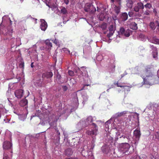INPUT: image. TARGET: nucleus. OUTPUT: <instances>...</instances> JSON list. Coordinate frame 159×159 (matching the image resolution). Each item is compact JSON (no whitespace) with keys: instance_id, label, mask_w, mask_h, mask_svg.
<instances>
[{"instance_id":"obj_1","label":"nucleus","mask_w":159,"mask_h":159,"mask_svg":"<svg viewBox=\"0 0 159 159\" xmlns=\"http://www.w3.org/2000/svg\"><path fill=\"white\" fill-rule=\"evenodd\" d=\"M140 67H136L133 70L134 73L135 74H141V76L143 79V84L152 85L157 83L154 79L155 76L154 67L152 65H149L147 66L144 71H141Z\"/></svg>"},{"instance_id":"obj_2","label":"nucleus","mask_w":159,"mask_h":159,"mask_svg":"<svg viewBox=\"0 0 159 159\" xmlns=\"http://www.w3.org/2000/svg\"><path fill=\"white\" fill-rule=\"evenodd\" d=\"M111 9L114 10L117 14L120 12L121 0H111Z\"/></svg>"},{"instance_id":"obj_3","label":"nucleus","mask_w":159,"mask_h":159,"mask_svg":"<svg viewBox=\"0 0 159 159\" xmlns=\"http://www.w3.org/2000/svg\"><path fill=\"white\" fill-rule=\"evenodd\" d=\"M130 148V145L128 143H123L120 144L118 148L120 156H123L125 153L129 151Z\"/></svg>"},{"instance_id":"obj_4","label":"nucleus","mask_w":159,"mask_h":159,"mask_svg":"<svg viewBox=\"0 0 159 159\" xmlns=\"http://www.w3.org/2000/svg\"><path fill=\"white\" fill-rule=\"evenodd\" d=\"M141 136L140 131L139 129H137L134 130L133 133V140L132 146L135 148L137 145Z\"/></svg>"},{"instance_id":"obj_5","label":"nucleus","mask_w":159,"mask_h":159,"mask_svg":"<svg viewBox=\"0 0 159 159\" xmlns=\"http://www.w3.org/2000/svg\"><path fill=\"white\" fill-rule=\"evenodd\" d=\"M118 33L119 35H121L125 37H129L130 35V30H125L123 27L120 28Z\"/></svg>"},{"instance_id":"obj_6","label":"nucleus","mask_w":159,"mask_h":159,"mask_svg":"<svg viewBox=\"0 0 159 159\" xmlns=\"http://www.w3.org/2000/svg\"><path fill=\"white\" fill-rule=\"evenodd\" d=\"M92 125L94 127V129L91 130H87L86 133L89 135H96L97 134L98 128L95 123H93Z\"/></svg>"},{"instance_id":"obj_7","label":"nucleus","mask_w":159,"mask_h":159,"mask_svg":"<svg viewBox=\"0 0 159 159\" xmlns=\"http://www.w3.org/2000/svg\"><path fill=\"white\" fill-rule=\"evenodd\" d=\"M111 145H105L103 146L102 148V151L103 152L106 154H107L111 152H111L112 150L111 149Z\"/></svg>"},{"instance_id":"obj_8","label":"nucleus","mask_w":159,"mask_h":159,"mask_svg":"<svg viewBox=\"0 0 159 159\" xmlns=\"http://www.w3.org/2000/svg\"><path fill=\"white\" fill-rule=\"evenodd\" d=\"M10 18L7 16H4L2 17V24L4 25L7 24L8 25H11L12 24Z\"/></svg>"},{"instance_id":"obj_9","label":"nucleus","mask_w":159,"mask_h":159,"mask_svg":"<svg viewBox=\"0 0 159 159\" xmlns=\"http://www.w3.org/2000/svg\"><path fill=\"white\" fill-rule=\"evenodd\" d=\"M88 125V123L86 122V120L82 119L78 124L77 126L79 128L80 130Z\"/></svg>"},{"instance_id":"obj_10","label":"nucleus","mask_w":159,"mask_h":159,"mask_svg":"<svg viewBox=\"0 0 159 159\" xmlns=\"http://www.w3.org/2000/svg\"><path fill=\"white\" fill-rule=\"evenodd\" d=\"M116 30V26L115 24L111 25L109 27V32L107 34V36L109 38L112 36L114 32V31Z\"/></svg>"},{"instance_id":"obj_11","label":"nucleus","mask_w":159,"mask_h":159,"mask_svg":"<svg viewBox=\"0 0 159 159\" xmlns=\"http://www.w3.org/2000/svg\"><path fill=\"white\" fill-rule=\"evenodd\" d=\"M12 147V144L8 141H4L3 144V148L4 150L11 149Z\"/></svg>"},{"instance_id":"obj_12","label":"nucleus","mask_w":159,"mask_h":159,"mask_svg":"<svg viewBox=\"0 0 159 159\" xmlns=\"http://www.w3.org/2000/svg\"><path fill=\"white\" fill-rule=\"evenodd\" d=\"M144 8V6L142 3L139 2L137 3V5L135 6L134 8V10L136 12H138L140 10H143Z\"/></svg>"},{"instance_id":"obj_13","label":"nucleus","mask_w":159,"mask_h":159,"mask_svg":"<svg viewBox=\"0 0 159 159\" xmlns=\"http://www.w3.org/2000/svg\"><path fill=\"white\" fill-rule=\"evenodd\" d=\"M127 111H124L120 112H117L112 117L113 119L115 118L114 121H115L116 120H118V119L117 118V117L123 116L126 114H127Z\"/></svg>"},{"instance_id":"obj_14","label":"nucleus","mask_w":159,"mask_h":159,"mask_svg":"<svg viewBox=\"0 0 159 159\" xmlns=\"http://www.w3.org/2000/svg\"><path fill=\"white\" fill-rule=\"evenodd\" d=\"M40 22V27L41 29L42 30L45 31L48 27L47 23L43 19H41Z\"/></svg>"},{"instance_id":"obj_15","label":"nucleus","mask_w":159,"mask_h":159,"mask_svg":"<svg viewBox=\"0 0 159 159\" xmlns=\"http://www.w3.org/2000/svg\"><path fill=\"white\" fill-rule=\"evenodd\" d=\"M23 90L22 89H19L16 91L15 94L16 97L18 98H20L23 96Z\"/></svg>"},{"instance_id":"obj_16","label":"nucleus","mask_w":159,"mask_h":159,"mask_svg":"<svg viewBox=\"0 0 159 159\" xmlns=\"http://www.w3.org/2000/svg\"><path fill=\"white\" fill-rule=\"evenodd\" d=\"M12 30L11 29L5 28L3 29L2 33L3 34L5 35H11L12 33Z\"/></svg>"},{"instance_id":"obj_17","label":"nucleus","mask_w":159,"mask_h":159,"mask_svg":"<svg viewBox=\"0 0 159 159\" xmlns=\"http://www.w3.org/2000/svg\"><path fill=\"white\" fill-rule=\"evenodd\" d=\"M74 110H75L78 107L79 103L78 102V99L77 97L76 94H74Z\"/></svg>"},{"instance_id":"obj_18","label":"nucleus","mask_w":159,"mask_h":159,"mask_svg":"<svg viewBox=\"0 0 159 159\" xmlns=\"http://www.w3.org/2000/svg\"><path fill=\"white\" fill-rule=\"evenodd\" d=\"M11 41L13 42V43L11 44V48L14 47L15 45L17 46H19L21 44V43L17 44L18 42L20 41V38H17L16 39H15V38H14L11 39Z\"/></svg>"},{"instance_id":"obj_19","label":"nucleus","mask_w":159,"mask_h":159,"mask_svg":"<svg viewBox=\"0 0 159 159\" xmlns=\"http://www.w3.org/2000/svg\"><path fill=\"white\" fill-rule=\"evenodd\" d=\"M53 74L51 72H47L44 73L42 75L43 78H48L52 77Z\"/></svg>"},{"instance_id":"obj_20","label":"nucleus","mask_w":159,"mask_h":159,"mask_svg":"<svg viewBox=\"0 0 159 159\" xmlns=\"http://www.w3.org/2000/svg\"><path fill=\"white\" fill-rule=\"evenodd\" d=\"M123 137L124 139H126L127 141L129 142L130 140L131 134L130 132H127L124 135H123L122 137Z\"/></svg>"},{"instance_id":"obj_21","label":"nucleus","mask_w":159,"mask_h":159,"mask_svg":"<svg viewBox=\"0 0 159 159\" xmlns=\"http://www.w3.org/2000/svg\"><path fill=\"white\" fill-rule=\"evenodd\" d=\"M96 118L95 117H93L91 116H89L86 120V122L88 123V124L89 125L90 123L92 122Z\"/></svg>"},{"instance_id":"obj_22","label":"nucleus","mask_w":159,"mask_h":159,"mask_svg":"<svg viewBox=\"0 0 159 159\" xmlns=\"http://www.w3.org/2000/svg\"><path fill=\"white\" fill-rule=\"evenodd\" d=\"M134 0H127L126 5L129 8L132 7Z\"/></svg>"},{"instance_id":"obj_23","label":"nucleus","mask_w":159,"mask_h":159,"mask_svg":"<svg viewBox=\"0 0 159 159\" xmlns=\"http://www.w3.org/2000/svg\"><path fill=\"white\" fill-rule=\"evenodd\" d=\"M149 26L150 28L152 30H154L157 27L155 21H151L150 22L149 24Z\"/></svg>"},{"instance_id":"obj_24","label":"nucleus","mask_w":159,"mask_h":159,"mask_svg":"<svg viewBox=\"0 0 159 159\" xmlns=\"http://www.w3.org/2000/svg\"><path fill=\"white\" fill-rule=\"evenodd\" d=\"M130 28L133 30H136L137 29V24L134 22H132L130 25Z\"/></svg>"},{"instance_id":"obj_25","label":"nucleus","mask_w":159,"mask_h":159,"mask_svg":"<svg viewBox=\"0 0 159 159\" xmlns=\"http://www.w3.org/2000/svg\"><path fill=\"white\" fill-rule=\"evenodd\" d=\"M82 98H83V101L82 103L84 105L85 102L88 100V96L86 93L82 95Z\"/></svg>"},{"instance_id":"obj_26","label":"nucleus","mask_w":159,"mask_h":159,"mask_svg":"<svg viewBox=\"0 0 159 159\" xmlns=\"http://www.w3.org/2000/svg\"><path fill=\"white\" fill-rule=\"evenodd\" d=\"M128 17L127 14L125 12L122 13L121 18L123 21H125L127 20Z\"/></svg>"},{"instance_id":"obj_27","label":"nucleus","mask_w":159,"mask_h":159,"mask_svg":"<svg viewBox=\"0 0 159 159\" xmlns=\"http://www.w3.org/2000/svg\"><path fill=\"white\" fill-rule=\"evenodd\" d=\"M72 153L73 152L70 148L67 149L65 151V154L67 156H70Z\"/></svg>"},{"instance_id":"obj_28","label":"nucleus","mask_w":159,"mask_h":159,"mask_svg":"<svg viewBox=\"0 0 159 159\" xmlns=\"http://www.w3.org/2000/svg\"><path fill=\"white\" fill-rule=\"evenodd\" d=\"M138 38L140 40L143 41H144L146 39V36L142 34H140L139 35Z\"/></svg>"},{"instance_id":"obj_29","label":"nucleus","mask_w":159,"mask_h":159,"mask_svg":"<svg viewBox=\"0 0 159 159\" xmlns=\"http://www.w3.org/2000/svg\"><path fill=\"white\" fill-rule=\"evenodd\" d=\"M45 43L47 46V48L48 49L51 48L52 46V43L50 42L49 40L48 39H47L46 40Z\"/></svg>"},{"instance_id":"obj_30","label":"nucleus","mask_w":159,"mask_h":159,"mask_svg":"<svg viewBox=\"0 0 159 159\" xmlns=\"http://www.w3.org/2000/svg\"><path fill=\"white\" fill-rule=\"evenodd\" d=\"M155 51L152 52V56L154 58L157 60V52L156 48H154Z\"/></svg>"},{"instance_id":"obj_31","label":"nucleus","mask_w":159,"mask_h":159,"mask_svg":"<svg viewBox=\"0 0 159 159\" xmlns=\"http://www.w3.org/2000/svg\"><path fill=\"white\" fill-rule=\"evenodd\" d=\"M91 7V4L89 3H87L85 5L84 10L86 12H89L90 11V8Z\"/></svg>"},{"instance_id":"obj_32","label":"nucleus","mask_w":159,"mask_h":159,"mask_svg":"<svg viewBox=\"0 0 159 159\" xmlns=\"http://www.w3.org/2000/svg\"><path fill=\"white\" fill-rule=\"evenodd\" d=\"M26 115L24 114L20 115L19 116V119L21 120H24L26 118Z\"/></svg>"},{"instance_id":"obj_33","label":"nucleus","mask_w":159,"mask_h":159,"mask_svg":"<svg viewBox=\"0 0 159 159\" xmlns=\"http://www.w3.org/2000/svg\"><path fill=\"white\" fill-rule=\"evenodd\" d=\"M67 10L64 7H62L61 10V13L63 14H66L67 13Z\"/></svg>"},{"instance_id":"obj_34","label":"nucleus","mask_w":159,"mask_h":159,"mask_svg":"<svg viewBox=\"0 0 159 159\" xmlns=\"http://www.w3.org/2000/svg\"><path fill=\"white\" fill-rule=\"evenodd\" d=\"M152 42L155 44H159V39L154 37L153 38Z\"/></svg>"},{"instance_id":"obj_35","label":"nucleus","mask_w":159,"mask_h":159,"mask_svg":"<svg viewBox=\"0 0 159 159\" xmlns=\"http://www.w3.org/2000/svg\"><path fill=\"white\" fill-rule=\"evenodd\" d=\"M100 28L102 30H104L107 28V25L106 23H103L100 26Z\"/></svg>"},{"instance_id":"obj_36","label":"nucleus","mask_w":159,"mask_h":159,"mask_svg":"<svg viewBox=\"0 0 159 159\" xmlns=\"http://www.w3.org/2000/svg\"><path fill=\"white\" fill-rule=\"evenodd\" d=\"M144 7L150 9L152 7V6L150 3H148L144 5Z\"/></svg>"},{"instance_id":"obj_37","label":"nucleus","mask_w":159,"mask_h":159,"mask_svg":"<svg viewBox=\"0 0 159 159\" xmlns=\"http://www.w3.org/2000/svg\"><path fill=\"white\" fill-rule=\"evenodd\" d=\"M97 59L98 61H101L103 59V57L101 55H98L97 56Z\"/></svg>"},{"instance_id":"obj_38","label":"nucleus","mask_w":159,"mask_h":159,"mask_svg":"<svg viewBox=\"0 0 159 159\" xmlns=\"http://www.w3.org/2000/svg\"><path fill=\"white\" fill-rule=\"evenodd\" d=\"M102 7H103V5L102 4H101L100 5V6H99V7L98 6L97 7V11H102V9H103V10H104L103 7L102 8Z\"/></svg>"},{"instance_id":"obj_39","label":"nucleus","mask_w":159,"mask_h":159,"mask_svg":"<svg viewBox=\"0 0 159 159\" xmlns=\"http://www.w3.org/2000/svg\"><path fill=\"white\" fill-rule=\"evenodd\" d=\"M152 114H149V115L150 116H151L152 117H153V118H154L155 117V116L156 115V112L154 110L152 111Z\"/></svg>"},{"instance_id":"obj_40","label":"nucleus","mask_w":159,"mask_h":159,"mask_svg":"<svg viewBox=\"0 0 159 159\" xmlns=\"http://www.w3.org/2000/svg\"><path fill=\"white\" fill-rule=\"evenodd\" d=\"M154 73H155V76H154V80L157 83H157H159V70H158L157 71V76H158V79H159V80L158 81H157V80H155L154 79V78H155V74H156V71L155 70H154Z\"/></svg>"},{"instance_id":"obj_41","label":"nucleus","mask_w":159,"mask_h":159,"mask_svg":"<svg viewBox=\"0 0 159 159\" xmlns=\"http://www.w3.org/2000/svg\"><path fill=\"white\" fill-rule=\"evenodd\" d=\"M114 119L113 117H111V118L109 120L106 121L105 123L106 125H108L109 124L111 123V121L112 120H113Z\"/></svg>"},{"instance_id":"obj_42","label":"nucleus","mask_w":159,"mask_h":159,"mask_svg":"<svg viewBox=\"0 0 159 159\" xmlns=\"http://www.w3.org/2000/svg\"><path fill=\"white\" fill-rule=\"evenodd\" d=\"M68 74L71 76H73L74 75V71L72 70H69L68 71Z\"/></svg>"},{"instance_id":"obj_43","label":"nucleus","mask_w":159,"mask_h":159,"mask_svg":"<svg viewBox=\"0 0 159 159\" xmlns=\"http://www.w3.org/2000/svg\"><path fill=\"white\" fill-rule=\"evenodd\" d=\"M56 121H56L55 120H54L53 122V123H49V124L51 126H56Z\"/></svg>"},{"instance_id":"obj_44","label":"nucleus","mask_w":159,"mask_h":159,"mask_svg":"<svg viewBox=\"0 0 159 159\" xmlns=\"http://www.w3.org/2000/svg\"><path fill=\"white\" fill-rule=\"evenodd\" d=\"M133 159H142V158L139 156L136 155L134 156Z\"/></svg>"},{"instance_id":"obj_45","label":"nucleus","mask_w":159,"mask_h":159,"mask_svg":"<svg viewBox=\"0 0 159 159\" xmlns=\"http://www.w3.org/2000/svg\"><path fill=\"white\" fill-rule=\"evenodd\" d=\"M150 13V11L148 10H147L144 12V14L147 15H148Z\"/></svg>"},{"instance_id":"obj_46","label":"nucleus","mask_w":159,"mask_h":159,"mask_svg":"<svg viewBox=\"0 0 159 159\" xmlns=\"http://www.w3.org/2000/svg\"><path fill=\"white\" fill-rule=\"evenodd\" d=\"M52 41L53 42L55 43V44L57 45L58 44V40L55 39L54 40H52Z\"/></svg>"},{"instance_id":"obj_47","label":"nucleus","mask_w":159,"mask_h":159,"mask_svg":"<svg viewBox=\"0 0 159 159\" xmlns=\"http://www.w3.org/2000/svg\"><path fill=\"white\" fill-rule=\"evenodd\" d=\"M155 21L157 26L159 27V20H156Z\"/></svg>"},{"instance_id":"obj_48","label":"nucleus","mask_w":159,"mask_h":159,"mask_svg":"<svg viewBox=\"0 0 159 159\" xmlns=\"http://www.w3.org/2000/svg\"><path fill=\"white\" fill-rule=\"evenodd\" d=\"M63 50L67 53H70V51L66 48H64L63 49Z\"/></svg>"},{"instance_id":"obj_49","label":"nucleus","mask_w":159,"mask_h":159,"mask_svg":"<svg viewBox=\"0 0 159 159\" xmlns=\"http://www.w3.org/2000/svg\"><path fill=\"white\" fill-rule=\"evenodd\" d=\"M62 89L64 91H66L67 89V87L66 86H63L62 87Z\"/></svg>"},{"instance_id":"obj_50","label":"nucleus","mask_w":159,"mask_h":159,"mask_svg":"<svg viewBox=\"0 0 159 159\" xmlns=\"http://www.w3.org/2000/svg\"><path fill=\"white\" fill-rule=\"evenodd\" d=\"M128 14L129 16H132L133 14V12L132 11H129V12Z\"/></svg>"},{"instance_id":"obj_51","label":"nucleus","mask_w":159,"mask_h":159,"mask_svg":"<svg viewBox=\"0 0 159 159\" xmlns=\"http://www.w3.org/2000/svg\"><path fill=\"white\" fill-rule=\"evenodd\" d=\"M24 66V64L23 62V63L21 62L19 65V66L20 68H23Z\"/></svg>"},{"instance_id":"obj_52","label":"nucleus","mask_w":159,"mask_h":159,"mask_svg":"<svg viewBox=\"0 0 159 159\" xmlns=\"http://www.w3.org/2000/svg\"><path fill=\"white\" fill-rule=\"evenodd\" d=\"M64 2L66 4V5H67L69 2V0H63Z\"/></svg>"},{"instance_id":"obj_53","label":"nucleus","mask_w":159,"mask_h":159,"mask_svg":"<svg viewBox=\"0 0 159 159\" xmlns=\"http://www.w3.org/2000/svg\"><path fill=\"white\" fill-rule=\"evenodd\" d=\"M3 159H10L7 156L4 155Z\"/></svg>"},{"instance_id":"obj_54","label":"nucleus","mask_w":159,"mask_h":159,"mask_svg":"<svg viewBox=\"0 0 159 159\" xmlns=\"http://www.w3.org/2000/svg\"><path fill=\"white\" fill-rule=\"evenodd\" d=\"M56 131L58 135H59L60 134V133L59 132L57 128L56 129Z\"/></svg>"},{"instance_id":"obj_55","label":"nucleus","mask_w":159,"mask_h":159,"mask_svg":"<svg viewBox=\"0 0 159 159\" xmlns=\"http://www.w3.org/2000/svg\"><path fill=\"white\" fill-rule=\"evenodd\" d=\"M101 15H101L99 16V19H100V20H103V18H104V17H103V18H101Z\"/></svg>"},{"instance_id":"obj_56","label":"nucleus","mask_w":159,"mask_h":159,"mask_svg":"<svg viewBox=\"0 0 159 159\" xmlns=\"http://www.w3.org/2000/svg\"><path fill=\"white\" fill-rule=\"evenodd\" d=\"M142 159H147V157L146 156L144 155L143 157H142Z\"/></svg>"},{"instance_id":"obj_57","label":"nucleus","mask_w":159,"mask_h":159,"mask_svg":"<svg viewBox=\"0 0 159 159\" xmlns=\"http://www.w3.org/2000/svg\"><path fill=\"white\" fill-rule=\"evenodd\" d=\"M117 86L118 87H123L124 86H122L121 85H120L119 84H118V83H117Z\"/></svg>"},{"instance_id":"obj_58","label":"nucleus","mask_w":159,"mask_h":159,"mask_svg":"<svg viewBox=\"0 0 159 159\" xmlns=\"http://www.w3.org/2000/svg\"><path fill=\"white\" fill-rule=\"evenodd\" d=\"M127 75V73H126L125 74H122L121 75V78L123 77L125 75Z\"/></svg>"},{"instance_id":"obj_59","label":"nucleus","mask_w":159,"mask_h":159,"mask_svg":"<svg viewBox=\"0 0 159 159\" xmlns=\"http://www.w3.org/2000/svg\"><path fill=\"white\" fill-rule=\"evenodd\" d=\"M31 67H32V68H33V67H34V66H33V62H32L31 64Z\"/></svg>"},{"instance_id":"obj_60","label":"nucleus","mask_w":159,"mask_h":159,"mask_svg":"<svg viewBox=\"0 0 159 159\" xmlns=\"http://www.w3.org/2000/svg\"><path fill=\"white\" fill-rule=\"evenodd\" d=\"M25 105H26L27 103V100H25Z\"/></svg>"},{"instance_id":"obj_61","label":"nucleus","mask_w":159,"mask_h":159,"mask_svg":"<svg viewBox=\"0 0 159 159\" xmlns=\"http://www.w3.org/2000/svg\"><path fill=\"white\" fill-rule=\"evenodd\" d=\"M35 116H32L31 117V118H30V119L31 120Z\"/></svg>"},{"instance_id":"obj_62","label":"nucleus","mask_w":159,"mask_h":159,"mask_svg":"<svg viewBox=\"0 0 159 159\" xmlns=\"http://www.w3.org/2000/svg\"><path fill=\"white\" fill-rule=\"evenodd\" d=\"M114 20H116V17H115L114 18H113Z\"/></svg>"},{"instance_id":"obj_63","label":"nucleus","mask_w":159,"mask_h":159,"mask_svg":"<svg viewBox=\"0 0 159 159\" xmlns=\"http://www.w3.org/2000/svg\"><path fill=\"white\" fill-rule=\"evenodd\" d=\"M66 159H73L72 158H66Z\"/></svg>"},{"instance_id":"obj_64","label":"nucleus","mask_w":159,"mask_h":159,"mask_svg":"<svg viewBox=\"0 0 159 159\" xmlns=\"http://www.w3.org/2000/svg\"><path fill=\"white\" fill-rule=\"evenodd\" d=\"M85 76L87 77H88V74H87L86 75H85Z\"/></svg>"}]
</instances>
